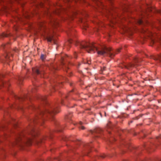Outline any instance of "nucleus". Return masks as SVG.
<instances>
[{"instance_id": "nucleus-1", "label": "nucleus", "mask_w": 161, "mask_h": 161, "mask_svg": "<svg viewBox=\"0 0 161 161\" xmlns=\"http://www.w3.org/2000/svg\"><path fill=\"white\" fill-rule=\"evenodd\" d=\"M37 134V130L35 129L32 123L27 132H21L17 134L14 142L11 143V145L19 146H23L24 144H26L31 145L32 142V139L31 137H35Z\"/></svg>"}, {"instance_id": "nucleus-2", "label": "nucleus", "mask_w": 161, "mask_h": 161, "mask_svg": "<svg viewBox=\"0 0 161 161\" xmlns=\"http://www.w3.org/2000/svg\"><path fill=\"white\" fill-rule=\"evenodd\" d=\"M36 108L37 111V114L35 118L32 120L31 122L33 124L37 122L38 120L40 122H41V121L42 122L46 117L48 119L53 120L54 119V115L59 112L57 106H53L49 105L42 110L38 108Z\"/></svg>"}, {"instance_id": "nucleus-3", "label": "nucleus", "mask_w": 161, "mask_h": 161, "mask_svg": "<svg viewBox=\"0 0 161 161\" xmlns=\"http://www.w3.org/2000/svg\"><path fill=\"white\" fill-rule=\"evenodd\" d=\"M76 46H79L81 49H84L88 53H94L96 51H97L98 54L103 55L107 54L110 58H112L115 55V54L111 52V49L109 48L104 47L101 48L100 50H98V49L93 44L83 42H78Z\"/></svg>"}, {"instance_id": "nucleus-4", "label": "nucleus", "mask_w": 161, "mask_h": 161, "mask_svg": "<svg viewBox=\"0 0 161 161\" xmlns=\"http://www.w3.org/2000/svg\"><path fill=\"white\" fill-rule=\"evenodd\" d=\"M140 60L139 59L137 58H136L134 60V64H130L128 65L123 64V66L120 65V67H121L122 68H125L126 69H129L131 67H136V66L139 65L138 64Z\"/></svg>"}, {"instance_id": "nucleus-5", "label": "nucleus", "mask_w": 161, "mask_h": 161, "mask_svg": "<svg viewBox=\"0 0 161 161\" xmlns=\"http://www.w3.org/2000/svg\"><path fill=\"white\" fill-rule=\"evenodd\" d=\"M43 69L42 67H37L32 69V71L34 73L37 75H42L43 74Z\"/></svg>"}, {"instance_id": "nucleus-6", "label": "nucleus", "mask_w": 161, "mask_h": 161, "mask_svg": "<svg viewBox=\"0 0 161 161\" xmlns=\"http://www.w3.org/2000/svg\"><path fill=\"white\" fill-rule=\"evenodd\" d=\"M102 131V129L99 128H98L96 129L94 131H91V132L92 134L95 135L96 134L97 135L99 134H100Z\"/></svg>"}, {"instance_id": "nucleus-7", "label": "nucleus", "mask_w": 161, "mask_h": 161, "mask_svg": "<svg viewBox=\"0 0 161 161\" xmlns=\"http://www.w3.org/2000/svg\"><path fill=\"white\" fill-rule=\"evenodd\" d=\"M51 24L53 27H56L58 24V21L55 19L51 20Z\"/></svg>"}, {"instance_id": "nucleus-8", "label": "nucleus", "mask_w": 161, "mask_h": 161, "mask_svg": "<svg viewBox=\"0 0 161 161\" xmlns=\"http://www.w3.org/2000/svg\"><path fill=\"white\" fill-rule=\"evenodd\" d=\"M153 58L156 60L158 61L159 62L161 63V54L157 56V57H154Z\"/></svg>"}, {"instance_id": "nucleus-9", "label": "nucleus", "mask_w": 161, "mask_h": 161, "mask_svg": "<svg viewBox=\"0 0 161 161\" xmlns=\"http://www.w3.org/2000/svg\"><path fill=\"white\" fill-rule=\"evenodd\" d=\"M10 54H7L6 53L5 55H4V57L5 58V59L7 60H8V59L9 60H11V58L12 57H10L9 55Z\"/></svg>"}, {"instance_id": "nucleus-10", "label": "nucleus", "mask_w": 161, "mask_h": 161, "mask_svg": "<svg viewBox=\"0 0 161 161\" xmlns=\"http://www.w3.org/2000/svg\"><path fill=\"white\" fill-rule=\"evenodd\" d=\"M82 122L80 121V123L78 125V126L80 129H81L82 130H84L85 129L84 126L82 125Z\"/></svg>"}, {"instance_id": "nucleus-11", "label": "nucleus", "mask_w": 161, "mask_h": 161, "mask_svg": "<svg viewBox=\"0 0 161 161\" xmlns=\"http://www.w3.org/2000/svg\"><path fill=\"white\" fill-rule=\"evenodd\" d=\"M47 40L48 42H51L52 40L53 41L54 43L56 44L55 42L53 39V37H49L47 38Z\"/></svg>"}, {"instance_id": "nucleus-12", "label": "nucleus", "mask_w": 161, "mask_h": 161, "mask_svg": "<svg viewBox=\"0 0 161 161\" xmlns=\"http://www.w3.org/2000/svg\"><path fill=\"white\" fill-rule=\"evenodd\" d=\"M72 116V113H69V114L66 116L65 118L67 119H70Z\"/></svg>"}, {"instance_id": "nucleus-13", "label": "nucleus", "mask_w": 161, "mask_h": 161, "mask_svg": "<svg viewBox=\"0 0 161 161\" xmlns=\"http://www.w3.org/2000/svg\"><path fill=\"white\" fill-rule=\"evenodd\" d=\"M3 77V75H0V86H2L4 85V83L3 81L2 78Z\"/></svg>"}, {"instance_id": "nucleus-14", "label": "nucleus", "mask_w": 161, "mask_h": 161, "mask_svg": "<svg viewBox=\"0 0 161 161\" xmlns=\"http://www.w3.org/2000/svg\"><path fill=\"white\" fill-rule=\"evenodd\" d=\"M8 34L5 33H3L1 35H0V38H2L3 37H8Z\"/></svg>"}, {"instance_id": "nucleus-15", "label": "nucleus", "mask_w": 161, "mask_h": 161, "mask_svg": "<svg viewBox=\"0 0 161 161\" xmlns=\"http://www.w3.org/2000/svg\"><path fill=\"white\" fill-rule=\"evenodd\" d=\"M46 97H41V100L42 101H43L45 103H47V102L46 100Z\"/></svg>"}, {"instance_id": "nucleus-16", "label": "nucleus", "mask_w": 161, "mask_h": 161, "mask_svg": "<svg viewBox=\"0 0 161 161\" xmlns=\"http://www.w3.org/2000/svg\"><path fill=\"white\" fill-rule=\"evenodd\" d=\"M46 57V56L45 55L42 54L41 56V58L42 60L43 61L45 58Z\"/></svg>"}, {"instance_id": "nucleus-17", "label": "nucleus", "mask_w": 161, "mask_h": 161, "mask_svg": "<svg viewBox=\"0 0 161 161\" xmlns=\"http://www.w3.org/2000/svg\"><path fill=\"white\" fill-rule=\"evenodd\" d=\"M137 22L139 24H142L143 23V20L142 19H139L138 20Z\"/></svg>"}, {"instance_id": "nucleus-18", "label": "nucleus", "mask_w": 161, "mask_h": 161, "mask_svg": "<svg viewBox=\"0 0 161 161\" xmlns=\"http://www.w3.org/2000/svg\"><path fill=\"white\" fill-rule=\"evenodd\" d=\"M84 64H90L91 61L90 60H85L83 61Z\"/></svg>"}, {"instance_id": "nucleus-19", "label": "nucleus", "mask_w": 161, "mask_h": 161, "mask_svg": "<svg viewBox=\"0 0 161 161\" xmlns=\"http://www.w3.org/2000/svg\"><path fill=\"white\" fill-rule=\"evenodd\" d=\"M18 79L19 81L21 82L23 80V78L21 76H19L17 78Z\"/></svg>"}, {"instance_id": "nucleus-20", "label": "nucleus", "mask_w": 161, "mask_h": 161, "mask_svg": "<svg viewBox=\"0 0 161 161\" xmlns=\"http://www.w3.org/2000/svg\"><path fill=\"white\" fill-rule=\"evenodd\" d=\"M16 97V98L17 99H19V100H23V98H21L19 97Z\"/></svg>"}, {"instance_id": "nucleus-21", "label": "nucleus", "mask_w": 161, "mask_h": 161, "mask_svg": "<svg viewBox=\"0 0 161 161\" xmlns=\"http://www.w3.org/2000/svg\"><path fill=\"white\" fill-rule=\"evenodd\" d=\"M39 25L40 27H43L44 24L43 23L41 22V23H40Z\"/></svg>"}, {"instance_id": "nucleus-22", "label": "nucleus", "mask_w": 161, "mask_h": 161, "mask_svg": "<svg viewBox=\"0 0 161 161\" xmlns=\"http://www.w3.org/2000/svg\"><path fill=\"white\" fill-rule=\"evenodd\" d=\"M105 68H106L105 67H103V69H101L102 70V71H103V70H105Z\"/></svg>"}, {"instance_id": "nucleus-23", "label": "nucleus", "mask_w": 161, "mask_h": 161, "mask_svg": "<svg viewBox=\"0 0 161 161\" xmlns=\"http://www.w3.org/2000/svg\"><path fill=\"white\" fill-rule=\"evenodd\" d=\"M157 139H161V136H159L157 137Z\"/></svg>"}, {"instance_id": "nucleus-24", "label": "nucleus", "mask_w": 161, "mask_h": 161, "mask_svg": "<svg viewBox=\"0 0 161 161\" xmlns=\"http://www.w3.org/2000/svg\"><path fill=\"white\" fill-rule=\"evenodd\" d=\"M76 53L75 52V54H74V56H75V58H76Z\"/></svg>"}, {"instance_id": "nucleus-25", "label": "nucleus", "mask_w": 161, "mask_h": 161, "mask_svg": "<svg viewBox=\"0 0 161 161\" xmlns=\"http://www.w3.org/2000/svg\"><path fill=\"white\" fill-rule=\"evenodd\" d=\"M6 45H5V44H3V47H4V48H5V47H6Z\"/></svg>"}, {"instance_id": "nucleus-26", "label": "nucleus", "mask_w": 161, "mask_h": 161, "mask_svg": "<svg viewBox=\"0 0 161 161\" xmlns=\"http://www.w3.org/2000/svg\"><path fill=\"white\" fill-rule=\"evenodd\" d=\"M69 43H72V40H69Z\"/></svg>"}, {"instance_id": "nucleus-27", "label": "nucleus", "mask_w": 161, "mask_h": 161, "mask_svg": "<svg viewBox=\"0 0 161 161\" xmlns=\"http://www.w3.org/2000/svg\"><path fill=\"white\" fill-rule=\"evenodd\" d=\"M62 64H63V65L65 66V65H64V63H63H63H62Z\"/></svg>"}, {"instance_id": "nucleus-28", "label": "nucleus", "mask_w": 161, "mask_h": 161, "mask_svg": "<svg viewBox=\"0 0 161 161\" xmlns=\"http://www.w3.org/2000/svg\"><path fill=\"white\" fill-rule=\"evenodd\" d=\"M104 157H105L104 156H102V157L103 158H104Z\"/></svg>"}, {"instance_id": "nucleus-29", "label": "nucleus", "mask_w": 161, "mask_h": 161, "mask_svg": "<svg viewBox=\"0 0 161 161\" xmlns=\"http://www.w3.org/2000/svg\"><path fill=\"white\" fill-rule=\"evenodd\" d=\"M64 141H66V138H65L64 139Z\"/></svg>"}, {"instance_id": "nucleus-30", "label": "nucleus", "mask_w": 161, "mask_h": 161, "mask_svg": "<svg viewBox=\"0 0 161 161\" xmlns=\"http://www.w3.org/2000/svg\"><path fill=\"white\" fill-rule=\"evenodd\" d=\"M118 52H119V49H118Z\"/></svg>"}, {"instance_id": "nucleus-31", "label": "nucleus", "mask_w": 161, "mask_h": 161, "mask_svg": "<svg viewBox=\"0 0 161 161\" xmlns=\"http://www.w3.org/2000/svg\"><path fill=\"white\" fill-rule=\"evenodd\" d=\"M65 66V67L66 68H67V67H66V66Z\"/></svg>"}, {"instance_id": "nucleus-32", "label": "nucleus", "mask_w": 161, "mask_h": 161, "mask_svg": "<svg viewBox=\"0 0 161 161\" xmlns=\"http://www.w3.org/2000/svg\"><path fill=\"white\" fill-rule=\"evenodd\" d=\"M132 121H130V123H132Z\"/></svg>"}, {"instance_id": "nucleus-33", "label": "nucleus", "mask_w": 161, "mask_h": 161, "mask_svg": "<svg viewBox=\"0 0 161 161\" xmlns=\"http://www.w3.org/2000/svg\"><path fill=\"white\" fill-rule=\"evenodd\" d=\"M65 97H67L66 96H65Z\"/></svg>"}, {"instance_id": "nucleus-34", "label": "nucleus", "mask_w": 161, "mask_h": 161, "mask_svg": "<svg viewBox=\"0 0 161 161\" xmlns=\"http://www.w3.org/2000/svg\"><path fill=\"white\" fill-rule=\"evenodd\" d=\"M80 64H79V66H80Z\"/></svg>"}, {"instance_id": "nucleus-35", "label": "nucleus", "mask_w": 161, "mask_h": 161, "mask_svg": "<svg viewBox=\"0 0 161 161\" xmlns=\"http://www.w3.org/2000/svg\"><path fill=\"white\" fill-rule=\"evenodd\" d=\"M97 136V137H98V136Z\"/></svg>"}, {"instance_id": "nucleus-36", "label": "nucleus", "mask_w": 161, "mask_h": 161, "mask_svg": "<svg viewBox=\"0 0 161 161\" xmlns=\"http://www.w3.org/2000/svg\"><path fill=\"white\" fill-rule=\"evenodd\" d=\"M160 161H161V160H160Z\"/></svg>"}]
</instances>
